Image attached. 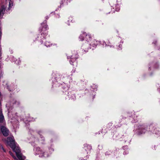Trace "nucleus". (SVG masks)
Segmentation results:
<instances>
[{
  "label": "nucleus",
  "instance_id": "1",
  "mask_svg": "<svg viewBox=\"0 0 160 160\" xmlns=\"http://www.w3.org/2000/svg\"><path fill=\"white\" fill-rule=\"evenodd\" d=\"M6 142L7 145L10 146L12 149L13 151L15 152L16 156L19 160H25L26 158L24 156H22L19 147L17 146L15 143L13 137H8L6 140ZM9 153L15 160H18L13 155L11 152H9Z\"/></svg>",
  "mask_w": 160,
  "mask_h": 160
},
{
  "label": "nucleus",
  "instance_id": "2",
  "mask_svg": "<svg viewBox=\"0 0 160 160\" xmlns=\"http://www.w3.org/2000/svg\"><path fill=\"white\" fill-rule=\"evenodd\" d=\"M49 18V15H46L44 17L45 20L41 24V26L42 28L41 29V32H42V35L43 34L44 36H46L47 33V30L48 29V28L47 24V20Z\"/></svg>",
  "mask_w": 160,
  "mask_h": 160
},
{
  "label": "nucleus",
  "instance_id": "3",
  "mask_svg": "<svg viewBox=\"0 0 160 160\" xmlns=\"http://www.w3.org/2000/svg\"><path fill=\"white\" fill-rule=\"evenodd\" d=\"M148 127L146 124L139 125L138 131V134L141 135L145 133L148 130Z\"/></svg>",
  "mask_w": 160,
  "mask_h": 160
},
{
  "label": "nucleus",
  "instance_id": "4",
  "mask_svg": "<svg viewBox=\"0 0 160 160\" xmlns=\"http://www.w3.org/2000/svg\"><path fill=\"white\" fill-rule=\"evenodd\" d=\"M90 42H86L82 46V49L86 52L88 51L89 49L91 48L90 47Z\"/></svg>",
  "mask_w": 160,
  "mask_h": 160
},
{
  "label": "nucleus",
  "instance_id": "5",
  "mask_svg": "<svg viewBox=\"0 0 160 160\" xmlns=\"http://www.w3.org/2000/svg\"><path fill=\"white\" fill-rule=\"evenodd\" d=\"M92 149L91 146L90 145L85 144L84 145V153L88 154L90 153V151Z\"/></svg>",
  "mask_w": 160,
  "mask_h": 160
},
{
  "label": "nucleus",
  "instance_id": "6",
  "mask_svg": "<svg viewBox=\"0 0 160 160\" xmlns=\"http://www.w3.org/2000/svg\"><path fill=\"white\" fill-rule=\"evenodd\" d=\"M78 58V55L77 54L73 55L71 56H67V58L68 59H70L71 60L70 61V62L71 64H73L72 63L74 61L76 60V58Z\"/></svg>",
  "mask_w": 160,
  "mask_h": 160
},
{
  "label": "nucleus",
  "instance_id": "7",
  "mask_svg": "<svg viewBox=\"0 0 160 160\" xmlns=\"http://www.w3.org/2000/svg\"><path fill=\"white\" fill-rule=\"evenodd\" d=\"M1 130L3 135L5 136H7L9 133V131L7 128L4 127H2Z\"/></svg>",
  "mask_w": 160,
  "mask_h": 160
},
{
  "label": "nucleus",
  "instance_id": "8",
  "mask_svg": "<svg viewBox=\"0 0 160 160\" xmlns=\"http://www.w3.org/2000/svg\"><path fill=\"white\" fill-rule=\"evenodd\" d=\"M100 43V42L94 39L92 40L91 42H90V46H92L93 47H95L98 44Z\"/></svg>",
  "mask_w": 160,
  "mask_h": 160
},
{
  "label": "nucleus",
  "instance_id": "9",
  "mask_svg": "<svg viewBox=\"0 0 160 160\" xmlns=\"http://www.w3.org/2000/svg\"><path fill=\"white\" fill-rule=\"evenodd\" d=\"M149 129L150 131L152 132L153 133H156L155 131V130L156 128L155 127V125L154 123H151L150 125Z\"/></svg>",
  "mask_w": 160,
  "mask_h": 160
},
{
  "label": "nucleus",
  "instance_id": "10",
  "mask_svg": "<svg viewBox=\"0 0 160 160\" xmlns=\"http://www.w3.org/2000/svg\"><path fill=\"white\" fill-rule=\"evenodd\" d=\"M83 35L86 36L85 39L87 42H90L91 40V37L90 34H87L86 32H84Z\"/></svg>",
  "mask_w": 160,
  "mask_h": 160
},
{
  "label": "nucleus",
  "instance_id": "11",
  "mask_svg": "<svg viewBox=\"0 0 160 160\" xmlns=\"http://www.w3.org/2000/svg\"><path fill=\"white\" fill-rule=\"evenodd\" d=\"M5 7L2 6L0 9V18H1L5 12Z\"/></svg>",
  "mask_w": 160,
  "mask_h": 160
},
{
  "label": "nucleus",
  "instance_id": "12",
  "mask_svg": "<svg viewBox=\"0 0 160 160\" xmlns=\"http://www.w3.org/2000/svg\"><path fill=\"white\" fill-rule=\"evenodd\" d=\"M6 1L7 3L8 2L9 3L8 10H10L13 5V2L12 0H6Z\"/></svg>",
  "mask_w": 160,
  "mask_h": 160
},
{
  "label": "nucleus",
  "instance_id": "13",
  "mask_svg": "<svg viewBox=\"0 0 160 160\" xmlns=\"http://www.w3.org/2000/svg\"><path fill=\"white\" fill-rule=\"evenodd\" d=\"M68 94L69 98L70 99L72 100H74L76 99L75 96L74 94H72L71 92H68Z\"/></svg>",
  "mask_w": 160,
  "mask_h": 160
},
{
  "label": "nucleus",
  "instance_id": "14",
  "mask_svg": "<svg viewBox=\"0 0 160 160\" xmlns=\"http://www.w3.org/2000/svg\"><path fill=\"white\" fill-rule=\"evenodd\" d=\"M61 86H62V88L65 90V91H66L68 90L69 88V85H67L66 83L64 82L61 84Z\"/></svg>",
  "mask_w": 160,
  "mask_h": 160
},
{
  "label": "nucleus",
  "instance_id": "15",
  "mask_svg": "<svg viewBox=\"0 0 160 160\" xmlns=\"http://www.w3.org/2000/svg\"><path fill=\"white\" fill-rule=\"evenodd\" d=\"M49 156L47 152L41 151V157H47Z\"/></svg>",
  "mask_w": 160,
  "mask_h": 160
},
{
  "label": "nucleus",
  "instance_id": "16",
  "mask_svg": "<svg viewBox=\"0 0 160 160\" xmlns=\"http://www.w3.org/2000/svg\"><path fill=\"white\" fill-rule=\"evenodd\" d=\"M55 80H54L53 82V84L52 85L53 87H59L60 86V83H58L57 81H56V78H55Z\"/></svg>",
  "mask_w": 160,
  "mask_h": 160
},
{
  "label": "nucleus",
  "instance_id": "17",
  "mask_svg": "<svg viewBox=\"0 0 160 160\" xmlns=\"http://www.w3.org/2000/svg\"><path fill=\"white\" fill-rule=\"evenodd\" d=\"M4 120V116L2 113V111L1 109H0V122H2Z\"/></svg>",
  "mask_w": 160,
  "mask_h": 160
},
{
  "label": "nucleus",
  "instance_id": "18",
  "mask_svg": "<svg viewBox=\"0 0 160 160\" xmlns=\"http://www.w3.org/2000/svg\"><path fill=\"white\" fill-rule=\"evenodd\" d=\"M133 118L132 117L131 118H130V120L131 121V122L132 123H134L136 122L137 121V119L136 118H135L134 116H133Z\"/></svg>",
  "mask_w": 160,
  "mask_h": 160
},
{
  "label": "nucleus",
  "instance_id": "19",
  "mask_svg": "<svg viewBox=\"0 0 160 160\" xmlns=\"http://www.w3.org/2000/svg\"><path fill=\"white\" fill-rule=\"evenodd\" d=\"M83 34L84 33L82 34L79 37V39L81 41L83 40L84 39L85 36L83 35Z\"/></svg>",
  "mask_w": 160,
  "mask_h": 160
},
{
  "label": "nucleus",
  "instance_id": "20",
  "mask_svg": "<svg viewBox=\"0 0 160 160\" xmlns=\"http://www.w3.org/2000/svg\"><path fill=\"white\" fill-rule=\"evenodd\" d=\"M70 1V0H62L61 2L62 4H67Z\"/></svg>",
  "mask_w": 160,
  "mask_h": 160
},
{
  "label": "nucleus",
  "instance_id": "21",
  "mask_svg": "<svg viewBox=\"0 0 160 160\" xmlns=\"http://www.w3.org/2000/svg\"><path fill=\"white\" fill-rule=\"evenodd\" d=\"M51 44H50V42H46L45 43V45L47 47H50Z\"/></svg>",
  "mask_w": 160,
  "mask_h": 160
},
{
  "label": "nucleus",
  "instance_id": "22",
  "mask_svg": "<svg viewBox=\"0 0 160 160\" xmlns=\"http://www.w3.org/2000/svg\"><path fill=\"white\" fill-rule=\"evenodd\" d=\"M115 8H115V11H119L120 9V6L118 4L117 5V6H115L114 7Z\"/></svg>",
  "mask_w": 160,
  "mask_h": 160
},
{
  "label": "nucleus",
  "instance_id": "23",
  "mask_svg": "<svg viewBox=\"0 0 160 160\" xmlns=\"http://www.w3.org/2000/svg\"><path fill=\"white\" fill-rule=\"evenodd\" d=\"M34 150L35 151H37V153H36L37 154H39V148H36L34 149Z\"/></svg>",
  "mask_w": 160,
  "mask_h": 160
},
{
  "label": "nucleus",
  "instance_id": "24",
  "mask_svg": "<svg viewBox=\"0 0 160 160\" xmlns=\"http://www.w3.org/2000/svg\"><path fill=\"white\" fill-rule=\"evenodd\" d=\"M110 152H109V151L108 152V151L107 152L105 153V155H106V156L108 155H109L110 154Z\"/></svg>",
  "mask_w": 160,
  "mask_h": 160
},
{
  "label": "nucleus",
  "instance_id": "25",
  "mask_svg": "<svg viewBox=\"0 0 160 160\" xmlns=\"http://www.w3.org/2000/svg\"><path fill=\"white\" fill-rule=\"evenodd\" d=\"M20 62V60H18H18H17L16 61H15V63L17 64H19Z\"/></svg>",
  "mask_w": 160,
  "mask_h": 160
},
{
  "label": "nucleus",
  "instance_id": "26",
  "mask_svg": "<svg viewBox=\"0 0 160 160\" xmlns=\"http://www.w3.org/2000/svg\"><path fill=\"white\" fill-rule=\"evenodd\" d=\"M41 141L42 140V141H44V137H42V135H41Z\"/></svg>",
  "mask_w": 160,
  "mask_h": 160
},
{
  "label": "nucleus",
  "instance_id": "27",
  "mask_svg": "<svg viewBox=\"0 0 160 160\" xmlns=\"http://www.w3.org/2000/svg\"><path fill=\"white\" fill-rule=\"evenodd\" d=\"M92 87H93V88H94V89H96L97 87V86L96 85H95V84L93 85Z\"/></svg>",
  "mask_w": 160,
  "mask_h": 160
},
{
  "label": "nucleus",
  "instance_id": "28",
  "mask_svg": "<svg viewBox=\"0 0 160 160\" xmlns=\"http://www.w3.org/2000/svg\"><path fill=\"white\" fill-rule=\"evenodd\" d=\"M128 153V152H127V151H124L123 153V154L125 155V154H127V153Z\"/></svg>",
  "mask_w": 160,
  "mask_h": 160
},
{
  "label": "nucleus",
  "instance_id": "29",
  "mask_svg": "<svg viewBox=\"0 0 160 160\" xmlns=\"http://www.w3.org/2000/svg\"><path fill=\"white\" fill-rule=\"evenodd\" d=\"M1 148L4 151V152H5V151L4 150V148H3L2 146H1Z\"/></svg>",
  "mask_w": 160,
  "mask_h": 160
},
{
  "label": "nucleus",
  "instance_id": "30",
  "mask_svg": "<svg viewBox=\"0 0 160 160\" xmlns=\"http://www.w3.org/2000/svg\"><path fill=\"white\" fill-rule=\"evenodd\" d=\"M49 150L50 151H54L53 149V148H50V149H49Z\"/></svg>",
  "mask_w": 160,
  "mask_h": 160
},
{
  "label": "nucleus",
  "instance_id": "31",
  "mask_svg": "<svg viewBox=\"0 0 160 160\" xmlns=\"http://www.w3.org/2000/svg\"><path fill=\"white\" fill-rule=\"evenodd\" d=\"M1 34H2V32L1 31H0V40L1 39Z\"/></svg>",
  "mask_w": 160,
  "mask_h": 160
},
{
  "label": "nucleus",
  "instance_id": "32",
  "mask_svg": "<svg viewBox=\"0 0 160 160\" xmlns=\"http://www.w3.org/2000/svg\"><path fill=\"white\" fill-rule=\"evenodd\" d=\"M88 158V156H87L85 157V159H84L83 160H86L87 158Z\"/></svg>",
  "mask_w": 160,
  "mask_h": 160
},
{
  "label": "nucleus",
  "instance_id": "33",
  "mask_svg": "<svg viewBox=\"0 0 160 160\" xmlns=\"http://www.w3.org/2000/svg\"><path fill=\"white\" fill-rule=\"evenodd\" d=\"M108 46L110 48H113L114 47L113 46H110V45H108Z\"/></svg>",
  "mask_w": 160,
  "mask_h": 160
},
{
  "label": "nucleus",
  "instance_id": "34",
  "mask_svg": "<svg viewBox=\"0 0 160 160\" xmlns=\"http://www.w3.org/2000/svg\"><path fill=\"white\" fill-rule=\"evenodd\" d=\"M104 43H105V46H106L107 45V44H106V43H105V42H104Z\"/></svg>",
  "mask_w": 160,
  "mask_h": 160
},
{
  "label": "nucleus",
  "instance_id": "35",
  "mask_svg": "<svg viewBox=\"0 0 160 160\" xmlns=\"http://www.w3.org/2000/svg\"><path fill=\"white\" fill-rule=\"evenodd\" d=\"M27 121H30V120L28 119V120H27Z\"/></svg>",
  "mask_w": 160,
  "mask_h": 160
},
{
  "label": "nucleus",
  "instance_id": "36",
  "mask_svg": "<svg viewBox=\"0 0 160 160\" xmlns=\"http://www.w3.org/2000/svg\"><path fill=\"white\" fill-rule=\"evenodd\" d=\"M157 66H159L158 64V63H157Z\"/></svg>",
  "mask_w": 160,
  "mask_h": 160
},
{
  "label": "nucleus",
  "instance_id": "37",
  "mask_svg": "<svg viewBox=\"0 0 160 160\" xmlns=\"http://www.w3.org/2000/svg\"><path fill=\"white\" fill-rule=\"evenodd\" d=\"M120 45H119V48H120V47H120Z\"/></svg>",
  "mask_w": 160,
  "mask_h": 160
},
{
  "label": "nucleus",
  "instance_id": "38",
  "mask_svg": "<svg viewBox=\"0 0 160 160\" xmlns=\"http://www.w3.org/2000/svg\"><path fill=\"white\" fill-rule=\"evenodd\" d=\"M17 122H18V121L17 120Z\"/></svg>",
  "mask_w": 160,
  "mask_h": 160
},
{
  "label": "nucleus",
  "instance_id": "39",
  "mask_svg": "<svg viewBox=\"0 0 160 160\" xmlns=\"http://www.w3.org/2000/svg\"><path fill=\"white\" fill-rule=\"evenodd\" d=\"M113 9H114V6H113Z\"/></svg>",
  "mask_w": 160,
  "mask_h": 160
},
{
  "label": "nucleus",
  "instance_id": "40",
  "mask_svg": "<svg viewBox=\"0 0 160 160\" xmlns=\"http://www.w3.org/2000/svg\"><path fill=\"white\" fill-rule=\"evenodd\" d=\"M11 122H13V121H11Z\"/></svg>",
  "mask_w": 160,
  "mask_h": 160
},
{
  "label": "nucleus",
  "instance_id": "41",
  "mask_svg": "<svg viewBox=\"0 0 160 160\" xmlns=\"http://www.w3.org/2000/svg\"><path fill=\"white\" fill-rule=\"evenodd\" d=\"M41 143H43V142H41Z\"/></svg>",
  "mask_w": 160,
  "mask_h": 160
}]
</instances>
